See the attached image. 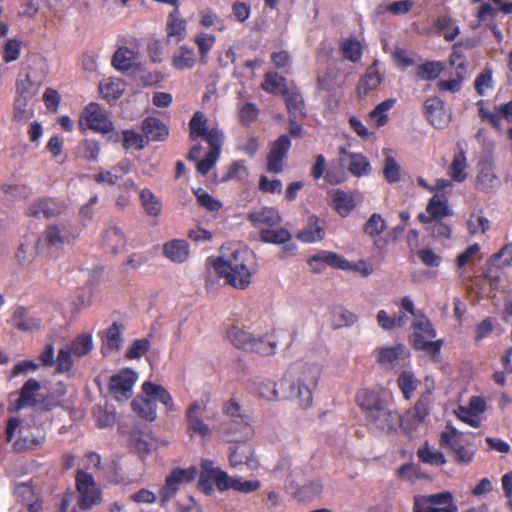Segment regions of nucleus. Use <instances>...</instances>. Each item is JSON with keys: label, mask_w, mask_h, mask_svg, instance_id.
I'll use <instances>...</instances> for the list:
<instances>
[{"label": "nucleus", "mask_w": 512, "mask_h": 512, "mask_svg": "<svg viewBox=\"0 0 512 512\" xmlns=\"http://www.w3.org/2000/svg\"><path fill=\"white\" fill-rule=\"evenodd\" d=\"M400 306L402 308L401 311L392 316H386V329L403 327V325L407 323L405 312L412 314L414 320L411 325L412 333L409 337L411 345L414 349L423 350L432 358H437L441 353L443 340H433L437 332L430 319L426 317L424 313L417 314L415 304L409 296H405L401 299Z\"/></svg>", "instance_id": "f257e3e1"}, {"label": "nucleus", "mask_w": 512, "mask_h": 512, "mask_svg": "<svg viewBox=\"0 0 512 512\" xmlns=\"http://www.w3.org/2000/svg\"><path fill=\"white\" fill-rule=\"evenodd\" d=\"M248 252L234 250L229 256L218 257L213 267L220 278L237 289H245L251 282V272L247 267Z\"/></svg>", "instance_id": "f03ea898"}, {"label": "nucleus", "mask_w": 512, "mask_h": 512, "mask_svg": "<svg viewBox=\"0 0 512 512\" xmlns=\"http://www.w3.org/2000/svg\"><path fill=\"white\" fill-rule=\"evenodd\" d=\"M290 371L294 381L290 385V394L302 408H309L313 403V391L321 376V368L314 363H296Z\"/></svg>", "instance_id": "7ed1b4c3"}, {"label": "nucleus", "mask_w": 512, "mask_h": 512, "mask_svg": "<svg viewBox=\"0 0 512 512\" xmlns=\"http://www.w3.org/2000/svg\"><path fill=\"white\" fill-rule=\"evenodd\" d=\"M356 401L365 413L368 428L374 433L384 429V411L381 393L373 390H363L356 396Z\"/></svg>", "instance_id": "20e7f679"}, {"label": "nucleus", "mask_w": 512, "mask_h": 512, "mask_svg": "<svg viewBox=\"0 0 512 512\" xmlns=\"http://www.w3.org/2000/svg\"><path fill=\"white\" fill-rule=\"evenodd\" d=\"M439 444L441 447H448L451 450L456 464L468 465L476 454L472 445L464 443L462 433L452 425H448L447 429L441 433Z\"/></svg>", "instance_id": "39448f33"}, {"label": "nucleus", "mask_w": 512, "mask_h": 512, "mask_svg": "<svg viewBox=\"0 0 512 512\" xmlns=\"http://www.w3.org/2000/svg\"><path fill=\"white\" fill-rule=\"evenodd\" d=\"M413 510L414 512H458L450 491H441L432 495H416Z\"/></svg>", "instance_id": "423d86ee"}, {"label": "nucleus", "mask_w": 512, "mask_h": 512, "mask_svg": "<svg viewBox=\"0 0 512 512\" xmlns=\"http://www.w3.org/2000/svg\"><path fill=\"white\" fill-rule=\"evenodd\" d=\"M79 127L84 132L89 128L95 132L107 134L114 129L112 121L98 103L88 104L79 120Z\"/></svg>", "instance_id": "0eeeda50"}, {"label": "nucleus", "mask_w": 512, "mask_h": 512, "mask_svg": "<svg viewBox=\"0 0 512 512\" xmlns=\"http://www.w3.org/2000/svg\"><path fill=\"white\" fill-rule=\"evenodd\" d=\"M76 488L79 494L77 505L81 510H89L101 502V492L91 474L79 471L76 475Z\"/></svg>", "instance_id": "6e6552de"}, {"label": "nucleus", "mask_w": 512, "mask_h": 512, "mask_svg": "<svg viewBox=\"0 0 512 512\" xmlns=\"http://www.w3.org/2000/svg\"><path fill=\"white\" fill-rule=\"evenodd\" d=\"M197 475L195 466L189 468H175L166 476L165 484L159 491L160 501L162 504L168 502L179 490L183 483L192 482Z\"/></svg>", "instance_id": "1a4fd4ad"}, {"label": "nucleus", "mask_w": 512, "mask_h": 512, "mask_svg": "<svg viewBox=\"0 0 512 512\" xmlns=\"http://www.w3.org/2000/svg\"><path fill=\"white\" fill-rule=\"evenodd\" d=\"M137 373L129 368L120 370L110 378L109 392L117 401H125L132 396Z\"/></svg>", "instance_id": "9d476101"}, {"label": "nucleus", "mask_w": 512, "mask_h": 512, "mask_svg": "<svg viewBox=\"0 0 512 512\" xmlns=\"http://www.w3.org/2000/svg\"><path fill=\"white\" fill-rule=\"evenodd\" d=\"M67 209L64 201L51 197H42L33 201L26 209L28 217L50 219L62 215Z\"/></svg>", "instance_id": "9b49d317"}, {"label": "nucleus", "mask_w": 512, "mask_h": 512, "mask_svg": "<svg viewBox=\"0 0 512 512\" xmlns=\"http://www.w3.org/2000/svg\"><path fill=\"white\" fill-rule=\"evenodd\" d=\"M450 215H453V211L449 206V198L444 193H436L428 199L426 213H419L417 218L421 223L426 224Z\"/></svg>", "instance_id": "f8f14e48"}, {"label": "nucleus", "mask_w": 512, "mask_h": 512, "mask_svg": "<svg viewBox=\"0 0 512 512\" xmlns=\"http://www.w3.org/2000/svg\"><path fill=\"white\" fill-rule=\"evenodd\" d=\"M424 116L435 128H445L451 121V114L445 108V102L438 96L428 97L424 101Z\"/></svg>", "instance_id": "ddd939ff"}, {"label": "nucleus", "mask_w": 512, "mask_h": 512, "mask_svg": "<svg viewBox=\"0 0 512 512\" xmlns=\"http://www.w3.org/2000/svg\"><path fill=\"white\" fill-rule=\"evenodd\" d=\"M220 433L227 442L239 443L249 440L254 431L246 419H233L220 424Z\"/></svg>", "instance_id": "4468645a"}, {"label": "nucleus", "mask_w": 512, "mask_h": 512, "mask_svg": "<svg viewBox=\"0 0 512 512\" xmlns=\"http://www.w3.org/2000/svg\"><path fill=\"white\" fill-rule=\"evenodd\" d=\"M476 106L478 107L481 121L488 122L489 125L498 131L501 129V118H504L508 123H512V100L503 105L496 106V112L486 109L484 100L477 101Z\"/></svg>", "instance_id": "2eb2a0df"}, {"label": "nucleus", "mask_w": 512, "mask_h": 512, "mask_svg": "<svg viewBox=\"0 0 512 512\" xmlns=\"http://www.w3.org/2000/svg\"><path fill=\"white\" fill-rule=\"evenodd\" d=\"M308 265L313 273L322 272L326 266L346 270L350 268L349 261L332 251H320L308 259Z\"/></svg>", "instance_id": "dca6fc26"}, {"label": "nucleus", "mask_w": 512, "mask_h": 512, "mask_svg": "<svg viewBox=\"0 0 512 512\" xmlns=\"http://www.w3.org/2000/svg\"><path fill=\"white\" fill-rule=\"evenodd\" d=\"M290 147L291 141L287 135H281L271 143L270 152L267 156V170L269 172H282V161L287 157Z\"/></svg>", "instance_id": "f3484780"}, {"label": "nucleus", "mask_w": 512, "mask_h": 512, "mask_svg": "<svg viewBox=\"0 0 512 512\" xmlns=\"http://www.w3.org/2000/svg\"><path fill=\"white\" fill-rule=\"evenodd\" d=\"M499 184L493 161L481 160L477 164L476 188L482 192H493Z\"/></svg>", "instance_id": "a211bd4d"}, {"label": "nucleus", "mask_w": 512, "mask_h": 512, "mask_svg": "<svg viewBox=\"0 0 512 512\" xmlns=\"http://www.w3.org/2000/svg\"><path fill=\"white\" fill-rule=\"evenodd\" d=\"M205 410V405L198 401L190 404L186 411V421L188 424V431L191 434H199L202 437L209 435L210 429L207 424L202 420V413Z\"/></svg>", "instance_id": "6ab92c4d"}, {"label": "nucleus", "mask_w": 512, "mask_h": 512, "mask_svg": "<svg viewBox=\"0 0 512 512\" xmlns=\"http://www.w3.org/2000/svg\"><path fill=\"white\" fill-rule=\"evenodd\" d=\"M229 461L232 467L247 465L249 468L257 466L256 460L253 458L254 450L251 445L246 442H239L229 447Z\"/></svg>", "instance_id": "aec40b11"}, {"label": "nucleus", "mask_w": 512, "mask_h": 512, "mask_svg": "<svg viewBox=\"0 0 512 512\" xmlns=\"http://www.w3.org/2000/svg\"><path fill=\"white\" fill-rule=\"evenodd\" d=\"M141 129L146 142L164 141L169 135V129L166 124L160 119L152 116L146 117L142 121Z\"/></svg>", "instance_id": "412c9836"}, {"label": "nucleus", "mask_w": 512, "mask_h": 512, "mask_svg": "<svg viewBox=\"0 0 512 512\" xmlns=\"http://www.w3.org/2000/svg\"><path fill=\"white\" fill-rule=\"evenodd\" d=\"M11 321L15 328L23 332L37 331L41 325L40 318L31 315L29 310L23 306L15 309Z\"/></svg>", "instance_id": "4be33fe9"}, {"label": "nucleus", "mask_w": 512, "mask_h": 512, "mask_svg": "<svg viewBox=\"0 0 512 512\" xmlns=\"http://www.w3.org/2000/svg\"><path fill=\"white\" fill-rule=\"evenodd\" d=\"M429 414V395L422 394L414 404L412 409H409L403 419L401 425L408 421L410 426H417L424 422L426 416Z\"/></svg>", "instance_id": "5701e85b"}, {"label": "nucleus", "mask_w": 512, "mask_h": 512, "mask_svg": "<svg viewBox=\"0 0 512 512\" xmlns=\"http://www.w3.org/2000/svg\"><path fill=\"white\" fill-rule=\"evenodd\" d=\"M167 40L173 39L180 42L186 36V21L180 17L179 6H175L174 10L169 14L167 25Z\"/></svg>", "instance_id": "b1692460"}, {"label": "nucleus", "mask_w": 512, "mask_h": 512, "mask_svg": "<svg viewBox=\"0 0 512 512\" xmlns=\"http://www.w3.org/2000/svg\"><path fill=\"white\" fill-rule=\"evenodd\" d=\"M163 254L169 260L183 263L189 256V244L183 239H174L163 245Z\"/></svg>", "instance_id": "393cba45"}, {"label": "nucleus", "mask_w": 512, "mask_h": 512, "mask_svg": "<svg viewBox=\"0 0 512 512\" xmlns=\"http://www.w3.org/2000/svg\"><path fill=\"white\" fill-rule=\"evenodd\" d=\"M247 219L254 225L264 224L270 227L277 226L282 222L279 212L272 207H263L258 211L247 214Z\"/></svg>", "instance_id": "a878e982"}, {"label": "nucleus", "mask_w": 512, "mask_h": 512, "mask_svg": "<svg viewBox=\"0 0 512 512\" xmlns=\"http://www.w3.org/2000/svg\"><path fill=\"white\" fill-rule=\"evenodd\" d=\"M325 232L323 227L319 225L318 217L312 215L308 218V221L304 228L297 234V239L305 243H313L321 241L324 238Z\"/></svg>", "instance_id": "bb28decb"}, {"label": "nucleus", "mask_w": 512, "mask_h": 512, "mask_svg": "<svg viewBox=\"0 0 512 512\" xmlns=\"http://www.w3.org/2000/svg\"><path fill=\"white\" fill-rule=\"evenodd\" d=\"M378 61L368 67L365 75L360 79L357 92L359 97L366 96L381 83V75L377 69Z\"/></svg>", "instance_id": "cd10ccee"}, {"label": "nucleus", "mask_w": 512, "mask_h": 512, "mask_svg": "<svg viewBox=\"0 0 512 512\" xmlns=\"http://www.w3.org/2000/svg\"><path fill=\"white\" fill-rule=\"evenodd\" d=\"M202 467L204 468V473L207 474V477L213 479L218 490L225 491L230 488L232 489L234 478L230 477L225 471L213 467V462L205 460L202 462Z\"/></svg>", "instance_id": "c85d7f7f"}, {"label": "nucleus", "mask_w": 512, "mask_h": 512, "mask_svg": "<svg viewBox=\"0 0 512 512\" xmlns=\"http://www.w3.org/2000/svg\"><path fill=\"white\" fill-rule=\"evenodd\" d=\"M40 388V383L36 379H28L20 390L17 407L24 408L37 406L36 393Z\"/></svg>", "instance_id": "c756f323"}, {"label": "nucleus", "mask_w": 512, "mask_h": 512, "mask_svg": "<svg viewBox=\"0 0 512 512\" xmlns=\"http://www.w3.org/2000/svg\"><path fill=\"white\" fill-rule=\"evenodd\" d=\"M142 390L147 397L157 399L164 404L168 411L176 410L171 395L163 386L146 381L142 386Z\"/></svg>", "instance_id": "7c9ffc66"}, {"label": "nucleus", "mask_w": 512, "mask_h": 512, "mask_svg": "<svg viewBox=\"0 0 512 512\" xmlns=\"http://www.w3.org/2000/svg\"><path fill=\"white\" fill-rule=\"evenodd\" d=\"M103 245L114 254L122 252L126 247V238L117 226L109 227L103 236Z\"/></svg>", "instance_id": "2f4dec72"}, {"label": "nucleus", "mask_w": 512, "mask_h": 512, "mask_svg": "<svg viewBox=\"0 0 512 512\" xmlns=\"http://www.w3.org/2000/svg\"><path fill=\"white\" fill-rule=\"evenodd\" d=\"M467 72V64L465 61H461L456 66V75L449 80H439L436 82V88L440 92L449 91L452 93L461 91L462 83Z\"/></svg>", "instance_id": "473e14b6"}, {"label": "nucleus", "mask_w": 512, "mask_h": 512, "mask_svg": "<svg viewBox=\"0 0 512 512\" xmlns=\"http://www.w3.org/2000/svg\"><path fill=\"white\" fill-rule=\"evenodd\" d=\"M396 384L399 390L401 391L404 399L410 400L412 399L420 382L413 372H410V370H403L401 373L398 374Z\"/></svg>", "instance_id": "72a5a7b5"}, {"label": "nucleus", "mask_w": 512, "mask_h": 512, "mask_svg": "<svg viewBox=\"0 0 512 512\" xmlns=\"http://www.w3.org/2000/svg\"><path fill=\"white\" fill-rule=\"evenodd\" d=\"M196 54L192 48L181 46L172 56V65L177 70L191 69L196 64Z\"/></svg>", "instance_id": "f704fd0d"}, {"label": "nucleus", "mask_w": 512, "mask_h": 512, "mask_svg": "<svg viewBox=\"0 0 512 512\" xmlns=\"http://www.w3.org/2000/svg\"><path fill=\"white\" fill-rule=\"evenodd\" d=\"M416 454L420 461L432 466H442L447 461L444 453L441 450L431 448L428 442L420 446Z\"/></svg>", "instance_id": "c9c22d12"}, {"label": "nucleus", "mask_w": 512, "mask_h": 512, "mask_svg": "<svg viewBox=\"0 0 512 512\" xmlns=\"http://www.w3.org/2000/svg\"><path fill=\"white\" fill-rule=\"evenodd\" d=\"M466 168L467 158L465 151L461 150L454 154L452 163L448 167V176H450L453 181L463 182L467 178Z\"/></svg>", "instance_id": "e433bc0d"}, {"label": "nucleus", "mask_w": 512, "mask_h": 512, "mask_svg": "<svg viewBox=\"0 0 512 512\" xmlns=\"http://www.w3.org/2000/svg\"><path fill=\"white\" fill-rule=\"evenodd\" d=\"M44 240L48 245L61 246L70 241V236L64 226L56 224L48 225L43 233Z\"/></svg>", "instance_id": "4c0bfd02"}, {"label": "nucleus", "mask_w": 512, "mask_h": 512, "mask_svg": "<svg viewBox=\"0 0 512 512\" xmlns=\"http://www.w3.org/2000/svg\"><path fill=\"white\" fill-rule=\"evenodd\" d=\"M133 410L147 421L156 419V405L149 397H136L132 403Z\"/></svg>", "instance_id": "58836bf2"}, {"label": "nucleus", "mask_w": 512, "mask_h": 512, "mask_svg": "<svg viewBox=\"0 0 512 512\" xmlns=\"http://www.w3.org/2000/svg\"><path fill=\"white\" fill-rule=\"evenodd\" d=\"M259 238L264 243L281 245L288 243L292 239L291 233L285 229H262L259 232Z\"/></svg>", "instance_id": "ea45409f"}, {"label": "nucleus", "mask_w": 512, "mask_h": 512, "mask_svg": "<svg viewBox=\"0 0 512 512\" xmlns=\"http://www.w3.org/2000/svg\"><path fill=\"white\" fill-rule=\"evenodd\" d=\"M468 233L474 234H485L490 229V220L484 216L482 210L474 211L469 214L467 221Z\"/></svg>", "instance_id": "a19ab883"}, {"label": "nucleus", "mask_w": 512, "mask_h": 512, "mask_svg": "<svg viewBox=\"0 0 512 512\" xmlns=\"http://www.w3.org/2000/svg\"><path fill=\"white\" fill-rule=\"evenodd\" d=\"M444 67L441 61H427L416 67V76L421 80H436L442 74Z\"/></svg>", "instance_id": "79ce46f5"}, {"label": "nucleus", "mask_w": 512, "mask_h": 512, "mask_svg": "<svg viewBox=\"0 0 512 512\" xmlns=\"http://www.w3.org/2000/svg\"><path fill=\"white\" fill-rule=\"evenodd\" d=\"M283 95L289 115L303 116L305 104L302 95L296 90L288 89L283 91Z\"/></svg>", "instance_id": "37998d69"}, {"label": "nucleus", "mask_w": 512, "mask_h": 512, "mask_svg": "<svg viewBox=\"0 0 512 512\" xmlns=\"http://www.w3.org/2000/svg\"><path fill=\"white\" fill-rule=\"evenodd\" d=\"M16 90L20 98L24 101L31 99L38 91L37 84L32 80L28 73L21 74L16 82Z\"/></svg>", "instance_id": "c03bdc74"}, {"label": "nucleus", "mask_w": 512, "mask_h": 512, "mask_svg": "<svg viewBox=\"0 0 512 512\" xmlns=\"http://www.w3.org/2000/svg\"><path fill=\"white\" fill-rule=\"evenodd\" d=\"M410 358L409 348L399 343L394 347L386 348V361L391 365H406Z\"/></svg>", "instance_id": "a18cd8bd"}, {"label": "nucleus", "mask_w": 512, "mask_h": 512, "mask_svg": "<svg viewBox=\"0 0 512 512\" xmlns=\"http://www.w3.org/2000/svg\"><path fill=\"white\" fill-rule=\"evenodd\" d=\"M140 200L148 215L157 217L161 213L162 203L149 189L140 192Z\"/></svg>", "instance_id": "49530a36"}, {"label": "nucleus", "mask_w": 512, "mask_h": 512, "mask_svg": "<svg viewBox=\"0 0 512 512\" xmlns=\"http://www.w3.org/2000/svg\"><path fill=\"white\" fill-rule=\"evenodd\" d=\"M39 240H28L21 242L17 252L16 258L21 265L30 264L37 255V244Z\"/></svg>", "instance_id": "de8ad7c7"}, {"label": "nucleus", "mask_w": 512, "mask_h": 512, "mask_svg": "<svg viewBox=\"0 0 512 512\" xmlns=\"http://www.w3.org/2000/svg\"><path fill=\"white\" fill-rule=\"evenodd\" d=\"M437 30L442 33L444 39L447 41H453L460 33L459 26L456 25L455 21L450 16H439L436 21Z\"/></svg>", "instance_id": "09e8293b"}, {"label": "nucleus", "mask_w": 512, "mask_h": 512, "mask_svg": "<svg viewBox=\"0 0 512 512\" xmlns=\"http://www.w3.org/2000/svg\"><path fill=\"white\" fill-rule=\"evenodd\" d=\"M99 89L103 98L106 99L109 103H112L118 100L123 95L125 85L123 81L117 79L115 81H110L108 83L101 84Z\"/></svg>", "instance_id": "8fccbe9b"}, {"label": "nucleus", "mask_w": 512, "mask_h": 512, "mask_svg": "<svg viewBox=\"0 0 512 512\" xmlns=\"http://www.w3.org/2000/svg\"><path fill=\"white\" fill-rule=\"evenodd\" d=\"M334 207L338 214L346 217L355 207L353 197L343 191H337L333 197Z\"/></svg>", "instance_id": "3c124183"}, {"label": "nucleus", "mask_w": 512, "mask_h": 512, "mask_svg": "<svg viewBox=\"0 0 512 512\" xmlns=\"http://www.w3.org/2000/svg\"><path fill=\"white\" fill-rule=\"evenodd\" d=\"M229 341L238 349L248 351L252 343V335L237 327H232L227 332Z\"/></svg>", "instance_id": "603ef678"}, {"label": "nucleus", "mask_w": 512, "mask_h": 512, "mask_svg": "<svg viewBox=\"0 0 512 512\" xmlns=\"http://www.w3.org/2000/svg\"><path fill=\"white\" fill-rule=\"evenodd\" d=\"M190 139L195 140L196 138H202L209 131L207 126V118L205 115L197 111L189 122Z\"/></svg>", "instance_id": "864d4df0"}, {"label": "nucleus", "mask_w": 512, "mask_h": 512, "mask_svg": "<svg viewBox=\"0 0 512 512\" xmlns=\"http://www.w3.org/2000/svg\"><path fill=\"white\" fill-rule=\"evenodd\" d=\"M134 52L126 47L116 50L112 58V65L120 71H127L132 67Z\"/></svg>", "instance_id": "5fc2aeb1"}, {"label": "nucleus", "mask_w": 512, "mask_h": 512, "mask_svg": "<svg viewBox=\"0 0 512 512\" xmlns=\"http://www.w3.org/2000/svg\"><path fill=\"white\" fill-rule=\"evenodd\" d=\"M474 88L478 95L485 96L489 88H493V69L485 66L484 69L476 76Z\"/></svg>", "instance_id": "6e6d98bb"}, {"label": "nucleus", "mask_w": 512, "mask_h": 512, "mask_svg": "<svg viewBox=\"0 0 512 512\" xmlns=\"http://www.w3.org/2000/svg\"><path fill=\"white\" fill-rule=\"evenodd\" d=\"M339 71L335 67H329L323 75L317 78V89L332 91L338 86Z\"/></svg>", "instance_id": "4d7b16f0"}, {"label": "nucleus", "mask_w": 512, "mask_h": 512, "mask_svg": "<svg viewBox=\"0 0 512 512\" xmlns=\"http://www.w3.org/2000/svg\"><path fill=\"white\" fill-rule=\"evenodd\" d=\"M488 262L495 267H509L512 265V242L504 244L496 253H493Z\"/></svg>", "instance_id": "13d9d810"}, {"label": "nucleus", "mask_w": 512, "mask_h": 512, "mask_svg": "<svg viewBox=\"0 0 512 512\" xmlns=\"http://www.w3.org/2000/svg\"><path fill=\"white\" fill-rule=\"evenodd\" d=\"M123 325L114 322L105 332V342L109 349L119 350L122 346Z\"/></svg>", "instance_id": "bf43d9fd"}, {"label": "nucleus", "mask_w": 512, "mask_h": 512, "mask_svg": "<svg viewBox=\"0 0 512 512\" xmlns=\"http://www.w3.org/2000/svg\"><path fill=\"white\" fill-rule=\"evenodd\" d=\"M92 339L89 335H80L76 337L70 344L69 347H67L71 352L77 356L82 357L86 355L88 352L92 349Z\"/></svg>", "instance_id": "052dcab7"}, {"label": "nucleus", "mask_w": 512, "mask_h": 512, "mask_svg": "<svg viewBox=\"0 0 512 512\" xmlns=\"http://www.w3.org/2000/svg\"><path fill=\"white\" fill-rule=\"evenodd\" d=\"M19 433H20L19 438L13 444L14 449L17 452L33 450L36 447H38L39 445H41V443L43 442V439H44L43 437H41V438L32 437L31 438L28 435L24 434L23 429H20Z\"/></svg>", "instance_id": "680f3d73"}, {"label": "nucleus", "mask_w": 512, "mask_h": 512, "mask_svg": "<svg viewBox=\"0 0 512 512\" xmlns=\"http://www.w3.org/2000/svg\"><path fill=\"white\" fill-rule=\"evenodd\" d=\"M146 139L144 136L140 135L134 130H124L123 131V147L128 150L130 148H135L137 150H142L145 145Z\"/></svg>", "instance_id": "e2e57ef3"}, {"label": "nucleus", "mask_w": 512, "mask_h": 512, "mask_svg": "<svg viewBox=\"0 0 512 512\" xmlns=\"http://www.w3.org/2000/svg\"><path fill=\"white\" fill-rule=\"evenodd\" d=\"M341 51L343 57L351 62L359 61L362 55L360 43L353 39L344 41L341 45Z\"/></svg>", "instance_id": "0e129e2a"}, {"label": "nucleus", "mask_w": 512, "mask_h": 512, "mask_svg": "<svg viewBox=\"0 0 512 512\" xmlns=\"http://www.w3.org/2000/svg\"><path fill=\"white\" fill-rule=\"evenodd\" d=\"M384 230V219L379 213H373L364 224L363 232L370 237H376Z\"/></svg>", "instance_id": "69168bd1"}, {"label": "nucleus", "mask_w": 512, "mask_h": 512, "mask_svg": "<svg viewBox=\"0 0 512 512\" xmlns=\"http://www.w3.org/2000/svg\"><path fill=\"white\" fill-rule=\"evenodd\" d=\"M215 42V37L209 34H199L195 37V43L198 45L201 57L200 63L205 65L207 63V55L213 44Z\"/></svg>", "instance_id": "338daca9"}, {"label": "nucleus", "mask_w": 512, "mask_h": 512, "mask_svg": "<svg viewBox=\"0 0 512 512\" xmlns=\"http://www.w3.org/2000/svg\"><path fill=\"white\" fill-rule=\"evenodd\" d=\"M276 343L266 338H254L252 339L251 347L249 352H255L262 355H272L275 352Z\"/></svg>", "instance_id": "774afa93"}]
</instances>
